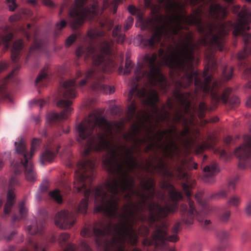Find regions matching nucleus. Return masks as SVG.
Instances as JSON below:
<instances>
[{"label": "nucleus", "mask_w": 251, "mask_h": 251, "mask_svg": "<svg viewBox=\"0 0 251 251\" xmlns=\"http://www.w3.org/2000/svg\"><path fill=\"white\" fill-rule=\"evenodd\" d=\"M138 96L146 97L143 103L150 105L151 110L150 112L143 111L138 113V122L123 135L124 139L132 144L131 147L128 148L126 145L110 146L109 138L112 135V126L104 117L90 115L76 126L78 142L90 137L84 154L87 155L90 151L98 152L106 150L107 153L103 159V164L110 173L116 175V177L108 178L94 190L95 210L102 211L107 216L116 218L119 200L114 195L125 193L126 198H130L135 195L139 199L137 203L130 201L124 206L122 213L118 215L119 223L113 225L109 223L106 226L100 223L99 227L94 228V232H136L133 226L138 217L142 222L148 221L152 224L159 218L176 211L178 208L176 203L162 206L151 201L148 205L149 216L139 215L140 212L145 210L148 201H151L154 196V183L152 178H149L141 182L142 191L133 190L134 178L129 175L138 165L133 154L140 151V146L143 143L149 142L145 151L158 149L164 157L171 158L179 153L176 142L180 143V133L173 125L153 135L152 132L159 121H170V113L164 109H158L156 105L158 98L155 90L151 89L147 91L142 88L138 91Z\"/></svg>", "instance_id": "f257e3e1"}, {"label": "nucleus", "mask_w": 251, "mask_h": 251, "mask_svg": "<svg viewBox=\"0 0 251 251\" xmlns=\"http://www.w3.org/2000/svg\"><path fill=\"white\" fill-rule=\"evenodd\" d=\"M185 4L184 2L175 0H167L165 1L166 15H157L150 21L153 27L152 35L150 39H143L142 43L146 46L152 47L159 42L163 37L174 42L172 36L177 34L181 28L187 29L182 25V24L198 25V31L203 36L196 43L192 33H187L175 47L174 43H170L165 50L161 48L158 51L159 60L157 61H156L157 55L155 53L146 54L144 59L149 64L150 68L148 81L152 86H157L161 90H165L166 81L160 72V69L162 66L166 65L173 69L178 75L183 74L182 77L176 83L177 88L189 86L195 77L196 94L198 89H201L205 94H210L213 104H217L220 101L226 103L231 89H226L220 97L218 94L220 82L215 81L211 85V75L206 77L203 82L201 81L198 74L192 71L195 60L193 51L200 45H208L215 50H222L225 43L224 37L231 29V23L202 24L201 19L202 9L199 8L190 16H187L182 12Z\"/></svg>", "instance_id": "f03ea898"}, {"label": "nucleus", "mask_w": 251, "mask_h": 251, "mask_svg": "<svg viewBox=\"0 0 251 251\" xmlns=\"http://www.w3.org/2000/svg\"><path fill=\"white\" fill-rule=\"evenodd\" d=\"M110 46L111 43L103 42L97 47L90 46L87 48L80 47L77 49L75 53L77 56L84 53L86 58L92 57L93 59V66L86 73L85 78L80 82V86H83L87 80L96 74L97 72L109 71V68L113 66L109 56Z\"/></svg>", "instance_id": "7ed1b4c3"}, {"label": "nucleus", "mask_w": 251, "mask_h": 251, "mask_svg": "<svg viewBox=\"0 0 251 251\" xmlns=\"http://www.w3.org/2000/svg\"><path fill=\"white\" fill-rule=\"evenodd\" d=\"M95 167L94 161L89 159L82 160L78 164V168L75 175L74 187L76 188L77 192L84 190V198L78 205V213L85 214L87 212L91 190L86 188L93 179V171Z\"/></svg>", "instance_id": "20e7f679"}, {"label": "nucleus", "mask_w": 251, "mask_h": 251, "mask_svg": "<svg viewBox=\"0 0 251 251\" xmlns=\"http://www.w3.org/2000/svg\"><path fill=\"white\" fill-rule=\"evenodd\" d=\"M87 0H75L74 7L71 10L69 14V22L70 26L75 29L81 26L84 21L87 19H92L98 17L101 14L104 9L109 6L108 0H103V7L101 9L99 7L98 3L101 0L95 1L90 7L83 8L82 6Z\"/></svg>", "instance_id": "39448f33"}, {"label": "nucleus", "mask_w": 251, "mask_h": 251, "mask_svg": "<svg viewBox=\"0 0 251 251\" xmlns=\"http://www.w3.org/2000/svg\"><path fill=\"white\" fill-rule=\"evenodd\" d=\"M167 226L163 224L157 227L156 230L152 234L151 240L146 238L144 240L143 244L145 246H150L154 244L155 248L163 251H174L173 248H170L168 242H175L178 239L176 234L167 237Z\"/></svg>", "instance_id": "423d86ee"}, {"label": "nucleus", "mask_w": 251, "mask_h": 251, "mask_svg": "<svg viewBox=\"0 0 251 251\" xmlns=\"http://www.w3.org/2000/svg\"><path fill=\"white\" fill-rule=\"evenodd\" d=\"M251 23V9L244 6L238 14L237 22L234 25L233 34L236 36L241 35L243 37L245 44L251 43V34L246 33V30L250 29L249 24Z\"/></svg>", "instance_id": "0eeeda50"}, {"label": "nucleus", "mask_w": 251, "mask_h": 251, "mask_svg": "<svg viewBox=\"0 0 251 251\" xmlns=\"http://www.w3.org/2000/svg\"><path fill=\"white\" fill-rule=\"evenodd\" d=\"M174 95L179 104L180 108L177 110L173 118V121L177 122L183 119L185 115L192 117L193 115L194 108L192 107L190 103V99L192 98V95L189 93L183 94L180 91H176Z\"/></svg>", "instance_id": "6e6552de"}, {"label": "nucleus", "mask_w": 251, "mask_h": 251, "mask_svg": "<svg viewBox=\"0 0 251 251\" xmlns=\"http://www.w3.org/2000/svg\"><path fill=\"white\" fill-rule=\"evenodd\" d=\"M75 221V215L67 210H61L58 212L54 218L55 225L64 229L71 228Z\"/></svg>", "instance_id": "1a4fd4ad"}, {"label": "nucleus", "mask_w": 251, "mask_h": 251, "mask_svg": "<svg viewBox=\"0 0 251 251\" xmlns=\"http://www.w3.org/2000/svg\"><path fill=\"white\" fill-rule=\"evenodd\" d=\"M234 154L240 160H245L251 157V135L244 136V143L235 149Z\"/></svg>", "instance_id": "9d476101"}, {"label": "nucleus", "mask_w": 251, "mask_h": 251, "mask_svg": "<svg viewBox=\"0 0 251 251\" xmlns=\"http://www.w3.org/2000/svg\"><path fill=\"white\" fill-rule=\"evenodd\" d=\"M21 166H23L25 169V173L26 180L28 181H34L36 177L32 161L28 160L27 163L25 164V161L22 160L20 164L15 163L14 164L13 169L16 175H19L21 173V170L20 168Z\"/></svg>", "instance_id": "9b49d317"}, {"label": "nucleus", "mask_w": 251, "mask_h": 251, "mask_svg": "<svg viewBox=\"0 0 251 251\" xmlns=\"http://www.w3.org/2000/svg\"><path fill=\"white\" fill-rule=\"evenodd\" d=\"M72 102L70 100H62L58 101L57 105L60 108L65 109L60 114L52 113L49 115V118L51 120H64L71 113L73 109L70 107Z\"/></svg>", "instance_id": "f8f14e48"}, {"label": "nucleus", "mask_w": 251, "mask_h": 251, "mask_svg": "<svg viewBox=\"0 0 251 251\" xmlns=\"http://www.w3.org/2000/svg\"><path fill=\"white\" fill-rule=\"evenodd\" d=\"M226 7H223L219 4L213 3L211 5L209 10V15L210 17L222 19L226 17Z\"/></svg>", "instance_id": "ddd939ff"}, {"label": "nucleus", "mask_w": 251, "mask_h": 251, "mask_svg": "<svg viewBox=\"0 0 251 251\" xmlns=\"http://www.w3.org/2000/svg\"><path fill=\"white\" fill-rule=\"evenodd\" d=\"M219 170L216 164H212L210 166H206L203 169L204 175L202 176V180L207 183H212L214 181L213 176H215Z\"/></svg>", "instance_id": "4468645a"}, {"label": "nucleus", "mask_w": 251, "mask_h": 251, "mask_svg": "<svg viewBox=\"0 0 251 251\" xmlns=\"http://www.w3.org/2000/svg\"><path fill=\"white\" fill-rule=\"evenodd\" d=\"M64 88L65 98L74 99L76 97V93L75 91V83L74 79H70L65 82Z\"/></svg>", "instance_id": "2eb2a0df"}, {"label": "nucleus", "mask_w": 251, "mask_h": 251, "mask_svg": "<svg viewBox=\"0 0 251 251\" xmlns=\"http://www.w3.org/2000/svg\"><path fill=\"white\" fill-rule=\"evenodd\" d=\"M161 187L164 189L169 190V196L173 201H178L182 199L181 193L176 191L173 186L169 182H165L163 183Z\"/></svg>", "instance_id": "dca6fc26"}, {"label": "nucleus", "mask_w": 251, "mask_h": 251, "mask_svg": "<svg viewBox=\"0 0 251 251\" xmlns=\"http://www.w3.org/2000/svg\"><path fill=\"white\" fill-rule=\"evenodd\" d=\"M154 169L158 170L163 175L168 177L174 176V173L169 170L168 165L162 159H159L158 163L155 166Z\"/></svg>", "instance_id": "f3484780"}, {"label": "nucleus", "mask_w": 251, "mask_h": 251, "mask_svg": "<svg viewBox=\"0 0 251 251\" xmlns=\"http://www.w3.org/2000/svg\"><path fill=\"white\" fill-rule=\"evenodd\" d=\"M15 198V194L14 191L12 190H9L7 193V201L4 208V213L5 215L9 214L10 213L12 205L14 203Z\"/></svg>", "instance_id": "a211bd4d"}, {"label": "nucleus", "mask_w": 251, "mask_h": 251, "mask_svg": "<svg viewBox=\"0 0 251 251\" xmlns=\"http://www.w3.org/2000/svg\"><path fill=\"white\" fill-rule=\"evenodd\" d=\"M15 145L16 146V151L17 153L22 154L25 159L24 161H25V164L27 163V160H30V157L29 153H28L25 151V145L23 140H21L18 144L15 142Z\"/></svg>", "instance_id": "6ab92c4d"}, {"label": "nucleus", "mask_w": 251, "mask_h": 251, "mask_svg": "<svg viewBox=\"0 0 251 251\" xmlns=\"http://www.w3.org/2000/svg\"><path fill=\"white\" fill-rule=\"evenodd\" d=\"M23 47V43L21 40H18L14 43L11 50V58L13 61L16 62L17 61L19 55L20 51Z\"/></svg>", "instance_id": "aec40b11"}, {"label": "nucleus", "mask_w": 251, "mask_h": 251, "mask_svg": "<svg viewBox=\"0 0 251 251\" xmlns=\"http://www.w3.org/2000/svg\"><path fill=\"white\" fill-rule=\"evenodd\" d=\"M59 147L56 149L55 152H53L51 151L48 150L46 151L41 157V162L43 164L44 161H51L55 157V154L58 152Z\"/></svg>", "instance_id": "412c9836"}, {"label": "nucleus", "mask_w": 251, "mask_h": 251, "mask_svg": "<svg viewBox=\"0 0 251 251\" xmlns=\"http://www.w3.org/2000/svg\"><path fill=\"white\" fill-rule=\"evenodd\" d=\"M215 144V141L214 138L209 137L206 143L202 144L199 146L196 149L197 153H201L205 149H210L213 147Z\"/></svg>", "instance_id": "4be33fe9"}, {"label": "nucleus", "mask_w": 251, "mask_h": 251, "mask_svg": "<svg viewBox=\"0 0 251 251\" xmlns=\"http://www.w3.org/2000/svg\"><path fill=\"white\" fill-rule=\"evenodd\" d=\"M121 25H117L113 31V36L117 38V42L119 43H122L125 38V35L121 33Z\"/></svg>", "instance_id": "5701e85b"}, {"label": "nucleus", "mask_w": 251, "mask_h": 251, "mask_svg": "<svg viewBox=\"0 0 251 251\" xmlns=\"http://www.w3.org/2000/svg\"><path fill=\"white\" fill-rule=\"evenodd\" d=\"M43 227V224L39 225L36 222H35L27 227V230L31 234H34L38 233Z\"/></svg>", "instance_id": "b1692460"}, {"label": "nucleus", "mask_w": 251, "mask_h": 251, "mask_svg": "<svg viewBox=\"0 0 251 251\" xmlns=\"http://www.w3.org/2000/svg\"><path fill=\"white\" fill-rule=\"evenodd\" d=\"M128 12L132 15H136L138 18V21L136 23V26H138V23L140 24L142 22V15L138 9H137L134 6L129 5L128 7Z\"/></svg>", "instance_id": "393cba45"}, {"label": "nucleus", "mask_w": 251, "mask_h": 251, "mask_svg": "<svg viewBox=\"0 0 251 251\" xmlns=\"http://www.w3.org/2000/svg\"><path fill=\"white\" fill-rule=\"evenodd\" d=\"M185 166V162L184 161H182L181 166L177 167L176 171V176L178 178L182 179L186 177L187 174L184 171Z\"/></svg>", "instance_id": "a878e982"}, {"label": "nucleus", "mask_w": 251, "mask_h": 251, "mask_svg": "<svg viewBox=\"0 0 251 251\" xmlns=\"http://www.w3.org/2000/svg\"><path fill=\"white\" fill-rule=\"evenodd\" d=\"M132 67V66L131 60L128 59H126L125 64V69L124 72H123V68L120 67L119 69V73L121 74H123L124 75H128L130 73Z\"/></svg>", "instance_id": "bb28decb"}, {"label": "nucleus", "mask_w": 251, "mask_h": 251, "mask_svg": "<svg viewBox=\"0 0 251 251\" xmlns=\"http://www.w3.org/2000/svg\"><path fill=\"white\" fill-rule=\"evenodd\" d=\"M40 144V140L38 139H34L32 140V143H31V150L29 153V156L30 157V159L34 155L35 152L36 151H37L39 147Z\"/></svg>", "instance_id": "cd10ccee"}, {"label": "nucleus", "mask_w": 251, "mask_h": 251, "mask_svg": "<svg viewBox=\"0 0 251 251\" xmlns=\"http://www.w3.org/2000/svg\"><path fill=\"white\" fill-rule=\"evenodd\" d=\"M251 54V48L246 45L244 49L238 53V57L240 59H242L248 57Z\"/></svg>", "instance_id": "c85d7f7f"}, {"label": "nucleus", "mask_w": 251, "mask_h": 251, "mask_svg": "<svg viewBox=\"0 0 251 251\" xmlns=\"http://www.w3.org/2000/svg\"><path fill=\"white\" fill-rule=\"evenodd\" d=\"M104 32L102 31H98L97 29H90L88 31L87 36L91 39H94L97 37L102 36Z\"/></svg>", "instance_id": "c756f323"}, {"label": "nucleus", "mask_w": 251, "mask_h": 251, "mask_svg": "<svg viewBox=\"0 0 251 251\" xmlns=\"http://www.w3.org/2000/svg\"><path fill=\"white\" fill-rule=\"evenodd\" d=\"M189 206L190 209L189 212V216L191 218L196 217L197 218H198V215L206 213V212L204 211H201L200 213H199L196 211H195L194 208L193 207V202L191 201H189Z\"/></svg>", "instance_id": "7c9ffc66"}, {"label": "nucleus", "mask_w": 251, "mask_h": 251, "mask_svg": "<svg viewBox=\"0 0 251 251\" xmlns=\"http://www.w3.org/2000/svg\"><path fill=\"white\" fill-rule=\"evenodd\" d=\"M13 35L11 33H8L4 36H0V45L4 44L6 48L9 47L8 43L12 39Z\"/></svg>", "instance_id": "2f4dec72"}, {"label": "nucleus", "mask_w": 251, "mask_h": 251, "mask_svg": "<svg viewBox=\"0 0 251 251\" xmlns=\"http://www.w3.org/2000/svg\"><path fill=\"white\" fill-rule=\"evenodd\" d=\"M136 110V104L133 101L128 106L127 115L129 118V120H132L135 115V112Z\"/></svg>", "instance_id": "473e14b6"}, {"label": "nucleus", "mask_w": 251, "mask_h": 251, "mask_svg": "<svg viewBox=\"0 0 251 251\" xmlns=\"http://www.w3.org/2000/svg\"><path fill=\"white\" fill-rule=\"evenodd\" d=\"M207 107L203 102H201L199 104L198 110V116L201 119L204 116L205 113L207 110Z\"/></svg>", "instance_id": "72a5a7b5"}, {"label": "nucleus", "mask_w": 251, "mask_h": 251, "mask_svg": "<svg viewBox=\"0 0 251 251\" xmlns=\"http://www.w3.org/2000/svg\"><path fill=\"white\" fill-rule=\"evenodd\" d=\"M233 68L232 67H226L223 72V76L226 80L230 79L232 75Z\"/></svg>", "instance_id": "f704fd0d"}, {"label": "nucleus", "mask_w": 251, "mask_h": 251, "mask_svg": "<svg viewBox=\"0 0 251 251\" xmlns=\"http://www.w3.org/2000/svg\"><path fill=\"white\" fill-rule=\"evenodd\" d=\"M241 200L239 197L233 196L228 201L227 203L230 206H237L240 203Z\"/></svg>", "instance_id": "c9c22d12"}, {"label": "nucleus", "mask_w": 251, "mask_h": 251, "mask_svg": "<svg viewBox=\"0 0 251 251\" xmlns=\"http://www.w3.org/2000/svg\"><path fill=\"white\" fill-rule=\"evenodd\" d=\"M50 196L54 199L57 202L60 203L62 202V198L60 195L59 192L57 190H55L53 191L50 192L49 193Z\"/></svg>", "instance_id": "e433bc0d"}, {"label": "nucleus", "mask_w": 251, "mask_h": 251, "mask_svg": "<svg viewBox=\"0 0 251 251\" xmlns=\"http://www.w3.org/2000/svg\"><path fill=\"white\" fill-rule=\"evenodd\" d=\"M100 24L101 26H107L108 29H110L114 24L112 20L104 19L102 21L100 22Z\"/></svg>", "instance_id": "4c0bfd02"}, {"label": "nucleus", "mask_w": 251, "mask_h": 251, "mask_svg": "<svg viewBox=\"0 0 251 251\" xmlns=\"http://www.w3.org/2000/svg\"><path fill=\"white\" fill-rule=\"evenodd\" d=\"M19 212L21 218H24L27 213V209L25 205L24 202H21L19 205Z\"/></svg>", "instance_id": "58836bf2"}, {"label": "nucleus", "mask_w": 251, "mask_h": 251, "mask_svg": "<svg viewBox=\"0 0 251 251\" xmlns=\"http://www.w3.org/2000/svg\"><path fill=\"white\" fill-rule=\"evenodd\" d=\"M70 238V235L68 233H63L60 235L59 240L60 244L62 246Z\"/></svg>", "instance_id": "ea45409f"}, {"label": "nucleus", "mask_w": 251, "mask_h": 251, "mask_svg": "<svg viewBox=\"0 0 251 251\" xmlns=\"http://www.w3.org/2000/svg\"><path fill=\"white\" fill-rule=\"evenodd\" d=\"M133 19L131 17H129L126 20V24L124 26V29L125 31L128 30L133 25Z\"/></svg>", "instance_id": "a19ab883"}, {"label": "nucleus", "mask_w": 251, "mask_h": 251, "mask_svg": "<svg viewBox=\"0 0 251 251\" xmlns=\"http://www.w3.org/2000/svg\"><path fill=\"white\" fill-rule=\"evenodd\" d=\"M9 9L10 11H14L17 7V5L16 3L15 0H6Z\"/></svg>", "instance_id": "79ce46f5"}, {"label": "nucleus", "mask_w": 251, "mask_h": 251, "mask_svg": "<svg viewBox=\"0 0 251 251\" xmlns=\"http://www.w3.org/2000/svg\"><path fill=\"white\" fill-rule=\"evenodd\" d=\"M229 103L232 106H237L240 104V100L238 97L233 96L230 98Z\"/></svg>", "instance_id": "37998d69"}, {"label": "nucleus", "mask_w": 251, "mask_h": 251, "mask_svg": "<svg viewBox=\"0 0 251 251\" xmlns=\"http://www.w3.org/2000/svg\"><path fill=\"white\" fill-rule=\"evenodd\" d=\"M228 193V191L227 190H222L216 194L215 195V197L217 199L225 198L227 196Z\"/></svg>", "instance_id": "c03bdc74"}, {"label": "nucleus", "mask_w": 251, "mask_h": 251, "mask_svg": "<svg viewBox=\"0 0 251 251\" xmlns=\"http://www.w3.org/2000/svg\"><path fill=\"white\" fill-rule=\"evenodd\" d=\"M76 38V35L72 34L70 35L67 39L65 42L66 46H70L75 40Z\"/></svg>", "instance_id": "a18cd8bd"}, {"label": "nucleus", "mask_w": 251, "mask_h": 251, "mask_svg": "<svg viewBox=\"0 0 251 251\" xmlns=\"http://www.w3.org/2000/svg\"><path fill=\"white\" fill-rule=\"evenodd\" d=\"M125 0H114L111 3V6L113 7V13H115L117 11V7L119 3H122Z\"/></svg>", "instance_id": "49530a36"}, {"label": "nucleus", "mask_w": 251, "mask_h": 251, "mask_svg": "<svg viewBox=\"0 0 251 251\" xmlns=\"http://www.w3.org/2000/svg\"><path fill=\"white\" fill-rule=\"evenodd\" d=\"M139 232L140 234L145 236L149 234V230L147 227L142 226L139 229Z\"/></svg>", "instance_id": "de8ad7c7"}, {"label": "nucleus", "mask_w": 251, "mask_h": 251, "mask_svg": "<svg viewBox=\"0 0 251 251\" xmlns=\"http://www.w3.org/2000/svg\"><path fill=\"white\" fill-rule=\"evenodd\" d=\"M67 25V23L64 20L61 21L56 25V30H61L62 28L65 27Z\"/></svg>", "instance_id": "09e8293b"}, {"label": "nucleus", "mask_w": 251, "mask_h": 251, "mask_svg": "<svg viewBox=\"0 0 251 251\" xmlns=\"http://www.w3.org/2000/svg\"><path fill=\"white\" fill-rule=\"evenodd\" d=\"M46 74L45 72H41L35 80V83L37 84L39 82L42 80L43 78H45Z\"/></svg>", "instance_id": "8fccbe9b"}, {"label": "nucleus", "mask_w": 251, "mask_h": 251, "mask_svg": "<svg viewBox=\"0 0 251 251\" xmlns=\"http://www.w3.org/2000/svg\"><path fill=\"white\" fill-rule=\"evenodd\" d=\"M230 213L229 211H226V212L221 217V220L224 222L226 221L229 216H230Z\"/></svg>", "instance_id": "3c124183"}, {"label": "nucleus", "mask_w": 251, "mask_h": 251, "mask_svg": "<svg viewBox=\"0 0 251 251\" xmlns=\"http://www.w3.org/2000/svg\"><path fill=\"white\" fill-rule=\"evenodd\" d=\"M182 187L186 195L189 197L191 196V194L189 190V187L187 184L184 183L182 185Z\"/></svg>", "instance_id": "603ef678"}, {"label": "nucleus", "mask_w": 251, "mask_h": 251, "mask_svg": "<svg viewBox=\"0 0 251 251\" xmlns=\"http://www.w3.org/2000/svg\"><path fill=\"white\" fill-rule=\"evenodd\" d=\"M81 250L82 251H91L87 244L85 242H82L81 244Z\"/></svg>", "instance_id": "864d4df0"}, {"label": "nucleus", "mask_w": 251, "mask_h": 251, "mask_svg": "<svg viewBox=\"0 0 251 251\" xmlns=\"http://www.w3.org/2000/svg\"><path fill=\"white\" fill-rule=\"evenodd\" d=\"M31 103H35V104L40 106L41 107H43L45 104V101L43 100L40 99L37 100L32 101Z\"/></svg>", "instance_id": "5fc2aeb1"}, {"label": "nucleus", "mask_w": 251, "mask_h": 251, "mask_svg": "<svg viewBox=\"0 0 251 251\" xmlns=\"http://www.w3.org/2000/svg\"><path fill=\"white\" fill-rule=\"evenodd\" d=\"M21 16L19 15V14L14 15L11 16L9 17V20L10 22H13L20 20L21 19Z\"/></svg>", "instance_id": "6e6d98bb"}, {"label": "nucleus", "mask_w": 251, "mask_h": 251, "mask_svg": "<svg viewBox=\"0 0 251 251\" xmlns=\"http://www.w3.org/2000/svg\"><path fill=\"white\" fill-rule=\"evenodd\" d=\"M246 212L248 215H251V201H249L247 204Z\"/></svg>", "instance_id": "4d7b16f0"}, {"label": "nucleus", "mask_w": 251, "mask_h": 251, "mask_svg": "<svg viewBox=\"0 0 251 251\" xmlns=\"http://www.w3.org/2000/svg\"><path fill=\"white\" fill-rule=\"evenodd\" d=\"M238 178H236L233 181H230L228 183V186L230 188L234 189L236 186V181L237 180Z\"/></svg>", "instance_id": "13d9d810"}, {"label": "nucleus", "mask_w": 251, "mask_h": 251, "mask_svg": "<svg viewBox=\"0 0 251 251\" xmlns=\"http://www.w3.org/2000/svg\"><path fill=\"white\" fill-rule=\"evenodd\" d=\"M240 8V7L239 5H236L232 7V11L233 13H237Z\"/></svg>", "instance_id": "bf43d9fd"}, {"label": "nucleus", "mask_w": 251, "mask_h": 251, "mask_svg": "<svg viewBox=\"0 0 251 251\" xmlns=\"http://www.w3.org/2000/svg\"><path fill=\"white\" fill-rule=\"evenodd\" d=\"M180 225L178 223H177L175 225L174 227L173 228V232L174 233H176L178 232L179 228Z\"/></svg>", "instance_id": "052dcab7"}, {"label": "nucleus", "mask_w": 251, "mask_h": 251, "mask_svg": "<svg viewBox=\"0 0 251 251\" xmlns=\"http://www.w3.org/2000/svg\"><path fill=\"white\" fill-rule=\"evenodd\" d=\"M43 3L47 6H51L52 5V2L51 0H43Z\"/></svg>", "instance_id": "680f3d73"}, {"label": "nucleus", "mask_w": 251, "mask_h": 251, "mask_svg": "<svg viewBox=\"0 0 251 251\" xmlns=\"http://www.w3.org/2000/svg\"><path fill=\"white\" fill-rule=\"evenodd\" d=\"M65 251H75V246L73 245H70L67 247Z\"/></svg>", "instance_id": "e2e57ef3"}, {"label": "nucleus", "mask_w": 251, "mask_h": 251, "mask_svg": "<svg viewBox=\"0 0 251 251\" xmlns=\"http://www.w3.org/2000/svg\"><path fill=\"white\" fill-rule=\"evenodd\" d=\"M88 232V229L87 228H83L81 232V235L83 236H86Z\"/></svg>", "instance_id": "0e129e2a"}, {"label": "nucleus", "mask_w": 251, "mask_h": 251, "mask_svg": "<svg viewBox=\"0 0 251 251\" xmlns=\"http://www.w3.org/2000/svg\"><path fill=\"white\" fill-rule=\"evenodd\" d=\"M5 89V85H0V94L1 95L2 97H4L3 93H4Z\"/></svg>", "instance_id": "69168bd1"}, {"label": "nucleus", "mask_w": 251, "mask_h": 251, "mask_svg": "<svg viewBox=\"0 0 251 251\" xmlns=\"http://www.w3.org/2000/svg\"><path fill=\"white\" fill-rule=\"evenodd\" d=\"M244 75H247V76H251V69H248L244 72Z\"/></svg>", "instance_id": "338daca9"}, {"label": "nucleus", "mask_w": 251, "mask_h": 251, "mask_svg": "<svg viewBox=\"0 0 251 251\" xmlns=\"http://www.w3.org/2000/svg\"><path fill=\"white\" fill-rule=\"evenodd\" d=\"M246 105L247 106L251 107V97H250L247 99Z\"/></svg>", "instance_id": "774afa93"}]
</instances>
